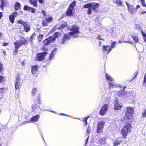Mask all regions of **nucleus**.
<instances>
[{
    "instance_id": "f257e3e1",
    "label": "nucleus",
    "mask_w": 146,
    "mask_h": 146,
    "mask_svg": "<svg viewBox=\"0 0 146 146\" xmlns=\"http://www.w3.org/2000/svg\"><path fill=\"white\" fill-rule=\"evenodd\" d=\"M100 6L99 3L94 2L85 4L84 5L83 7L88 9L87 13L88 15H90L92 14V9L94 12H98V11L97 9Z\"/></svg>"
},
{
    "instance_id": "f03ea898",
    "label": "nucleus",
    "mask_w": 146,
    "mask_h": 146,
    "mask_svg": "<svg viewBox=\"0 0 146 146\" xmlns=\"http://www.w3.org/2000/svg\"><path fill=\"white\" fill-rule=\"evenodd\" d=\"M132 128L131 124L127 123L125 124L121 130V133L123 137L125 139L127 138L128 133L130 132Z\"/></svg>"
},
{
    "instance_id": "7ed1b4c3",
    "label": "nucleus",
    "mask_w": 146,
    "mask_h": 146,
    "mask_svg": "<svg viewBox=\"0 0 146 146\" xmlns=\"http://www.w3.org/2000/svg\"><path fill=\"white\" fill-rule=\"evenodd\" d=\"M126 110L124 118L127 120L131 119L134 113L133 108L129 106L127 107Z\"/></svg>"
},
{
    "instance_id": "20e7f679",
    "label": "nucleus",
    "mask_w": 146,
    "mask_h": 146,
    "mask_svg": "<svg viewBox=\"0 0 146 146\" xmlns=\"http://www.w3.org/2000/svg\"><path fill=\"white\" fill-rule=\"evenodd\" d=\"M69 30L71 31L70 32V34L72 36L80 33L79 27L75 24L72 25Z\"/></svg>"
},
{
    "instance_id": "39448f33",
    "label": "nucleus",
    "mask_w": 146,
    "mask_h": 146,
    "mask_svg": "<svg viewBox=\"0 0 146 146\" xmlns=\"http://www.w3.org/2000/svg\"><path fill=\"white\" fill-rule=\"evenodd\" d=\"M27 42L28 41L27 40L23 38H21L20 41H17L14 44L15 46V48L18 49L21 47L22 45L26 44Z\"/></svg>"
},
{
    "instance_id": "423d86ee",
    "label": "nucleus",
    "mask_w": 146,
    "mask_h": 146,
    "mask_svg": "<svg viewBox=\"0 0 146 146\" xmlns=\"http://www.w3.org/2000/svg\"><path fill=\"white\" fill-rule=\"evenodd\" d=\"M105 122L104 121H100L98 122L97 126L96 132L101 133L103 132Z\"/></svg>"
},
{
    "instance_id": "0eeeda50",
    "label": "nucleus",
    "mask_w": 146,
    "mask_h": 146,
    "mask_svg": "<svg viewBox=\"0 0 146 146\" xmlns=\"http://www.w3.org/2000/svg\"><path fill=\"white\" fill-rule=\"evenodd\" d=\"M46 52L43 53H39L37 54V56L35 58V60L36 61H42L45 58Z\"/></svg>"
},
{
    "instance_id": "6e6552de",
    "label": "nucleus",
    "mask_w": 146,
    "mask_h": 146,
    "mask_svg": "<svg viewBox=\"0 0 146 146\" xmlns=\"http://www.w3.org/2000/svg\"><path fill=\"white\" fill-rule=\"evenodd\" d=\"M108 104H105L104 105L99 111L100 114L102 116L104 115L106 111L108 110Z\"/></svg>"
},
{
    "instance_id": "1a4fd4ad",
    "label": "nucleus",
    "mask_w": 146,
    "mask_h": 146,
    "mask_svg": "<svg viewBox=\"0 0 146 146\" xmlns=\"http://www.w3.org/2000/svg\"><path fill=\"white\" fill-rule=\"evenodd\" d=\"M123 137H120L116 138L113 143V146H118L123 141Z\"/></svg>"
},
{
    "instance_id": "9d476101",
    "label": "nucleus",
    "mask_w": 146,
    "mask_h": 146,
    "mask_svg": "<svg viewBox=\"0 0 146 146\" xmlns=\"http://www.w3.org/2000/svg\"><path fill=\"white\" fill-rule=\"evenodd\" d=\"M72 35L70 34V32L68 34H64V35L63 38L62 39V41L61 42V44H64L66 40L69 39L71 38V36Z\"/></svg>"
},
{
    "instance_id": "9b49d317",
    "label": "nucleus",
    "mask_w": 146,
    "mask_h": 146,
    "mask_svg": "<svg viewBox=\"0 0 146 146\" xmlns=\"http://www.w3.org/2000/svg\"><path fill=\"white\" fill-rule=\"evenodd\" d=\"M102 51L108 54L111 50L110 47L108 45H103L102 46Z\"/></svg>"
},
{
    "instance_id": "f8f14e48",
    "label": "nucleus",
    "mask_w": 146,
    "mask_h": 146,
    "mask_svg": "<svg viewBox=\"0 0 146 146\" xmlns=\"http://www.w3.org/2000/svg\"><path fill=\"white\" fill-rule=\"evenodd\" d=\"M75 9H71L68 7L66 11V15L67 16H71L74 14Z\"/></svg>"
},
{
    "instance_id": "ddd939ff",
    "label": "nucleus",
    "mask_w": 146,
    "mask_h": 146,
    "mask_svg": "<svg viewBox=\"0 0 146 146\" xmlns=\"http://www.w3.org/2000/svg\"><path fill=\"white\" fill-rule=\"evenodd\" d=\"M20 79L19 76L16 78L15 84V87L16 89H19L20 86Z\"/></svg>"
},
{
    "instance_id": "4468645a",
    "label": "nucleus",
    "mask_w": 146,
    "mask_h": 146,
    "mask_svg": "<svg viewBox=\"0 0 146 146\" xmlns=\"http://www.w3.org/2000/svg\"><path fill=\"white\" fill-rule=\"evenodd\" d=\"M56 39L53 36H50L47 38H46V45L48 44L49 43L53 42L55 41Z\"/></svg>"
},
{
    "instance_id": "2eb2a0df",
    "label": "nucleus",
    "mask_w": 146,
    "mask_h": 146,
    "mask_svg": "<svg viewBox=\"0 0 146 146\" xmlns=\"http://www.w3.org/2000/svg\"><path fill=\"white\" fill-rule=\"evenodd\" d=\"M29 23L28 22H25V24L23 26L24 29L26 32H29L30 29Z\"/></svg>"
},
{
    "instance_id": "dca6fc26",
    "label": "nucleus",
    "mask_w": 146,
    "mask_h": 146,
    "mask_svg": "<svg viewBox=\"0 0 146 146\" xmlns=\"http://www.w3.org/2000/svg\"><path fill=\"white\" fill-rule=\"evenodd\" d=\"M127 92H125L123 90H121L118 92L117 94L119 97H126L125 96L127 94Z\"/></svg>"
},
{
    "instance_id": "f3484780",
    "label": "nucleus",
    "mask_w": 146,
    "mask_h": 146,
    "mask_svg": "<svg viewBox=\"0 0 146 146\" xmlns=\"http://www.w3.org/2000/svg\"><path fill=\"white\" fill-rule=\"evenodd\" d=\"M106 139L107 137H104L102 138H100L98 140L99 143L101 144H105L106 143Z\"/></svg>"
},
{
    "instance_id": "a211bd4d",
    "label": "nucleus",
    "mask_w": 146,
    "mask_h": 146,
    "mask_svg": "<svg viewBox=\"0 0 146 146\" xmlns=\"http://www.w3.org/2000/svg\"><path fill=\"white\" fill-rule=\"evenodd\" d=\"M77 3V2L76 1L74 0L69 5L68 7L70 8L71 9H74V7L76 5Z\"/></svg>"
},
{
    "instance_id": "6ab92c4d",
    "label": "nucleus",
    "mask_w": 146,
    "mask_h": 146,
    "mask_svg": "<svg viewBox=\"0 0 146 146\" xmlns=\"http://www.w3.org/2000/svg\"><path fill=\"white\" fill-rule=\"evenodd\" d=\"M32 108L33 111H35V112L39 108V107L36 104H33L32 105Z\"/></svg>"
},
{
    "instance_id": "aec40b11",
    "label": "nucleus",
    "mask_w": 146,
    "mask_h": 146,
    "mask_svg": "<svg viewBox=\"0 0 146 146\" xmlns=\"http://www.w3.org/2000/svg\"><path fill=\"white\" fill-rule=\"evenodd\" d=\"M53 20L52 17V15H49L48 17H46V23L51 22Z\"/></svg>"
},
{
    "instance_id": "412c9836",
    "label": "nucleus",
    "mask_w": 146,
    "mask_h": 146,
    "mask_svg": "<svg viewBox=\"0 0 146 146\" xmlns=\"http://www.w3.org/2000/svg\"><path fill=\"white\" fill-rule=\"evenodd\" d=\"M122 107V105H120L119 104H114V110H120Z\"/></svg>"
},
{
    "instance_id": "4be33fe9",
    "label": "nucleus",
    "mask_w": 146,
    "mask_h": 146,
    "mask_svg": "<svg viewBox=\"0 0 146 146\" xmlns=\"http://www.w3.org/2000/svg\"><path fill=\"white\" fill-rule=\"evenodd\" d=\"M38 71L37 66H34L32 67V74L36 73Z\"/></svg>"
},
{
    "instance_id": "5701e85b",
    "label": "nucleus",
    "mask_w": 146,
    "mask_h": 146,
    "mask_svg": "<svg viewBox=\"0 0 146 146\" xmlns=\"http://www.w3.org/2000/svg\"><path fill=\"white\" fill-rule=\"evenodd\" d=\"M21 5L19 3L16 2L14 8L15 11H17L20 9V8Z\"/></svg>"
},
{
    "instance_id": "b1692460",
    "label": "nucleus",
    "mask_w": 146,
    "mask_h": 146,
    "mask_svg": "<svg viewBox=\"0 0 146 146\" xmlns=\"http://www.w3.org/2000/svg\"><path fill=\"white\" fill-rule=\"evenodd\" d=\"M40 117L39 115H37L35 116H33L31 119V121H37Z\"/></svg>"
},
{
    "instance_id": "393cba45",
    "label": "nucleus",
    "mask_w": 146,
    "mask_h": 146,
    "mask_svg": "<svg viewBox=\"0 0 146 146\" xmlns=\"http://www.w3.org/2000/svg\"><path fill=\"white\" fill-rule=\"evenodd\" d=\"M56 50H57V49L56 48L54 49L52 51L51 54H49V58L48 60H50L52 59V58L53 57L54 55V51Z\"/></svg>"
},
{
    "instance_id": "a878e982",
    "label": "nucleus",
    "mask_w": 146,
    "mask_h": 146,
    "mask_svg": "<svg viewBox=\"0 0 146 146\" xmlns=\"http://www.w3.org/2000/svg\"><path fill=\"white\" fill-rule=\"evenodd\" d=\"M61 33L58 32H55L53 34L54 37L55 38H58L59 37L61 36Z\"/></svg>"
},
{
    "instance_id": "bb28decb",
    "label": "nucleus",
    "mask_w": 146,
    "mask_h": 146,
    "mask_svg": "<svg viewBox=\"0 0 146 146\" xmlns=\"http://www.w3.org/2000/svg\"><path fill=\"white\" fill-rule=\"evenodd\" d=\"M131 37L133 39L135 43H137L139 42V40L137 36H132Z\"/></svg>"
},
{
    "instance_id": "cd10ccee",
    "label": "nucleus",
    "mask_w": 146,
    "mask_h": 146,
    "mask_svg": "<svg viewBox=\"0 0 146 146\" xmlns=\"http://www.w3.org/2000/svg\"><path fill=\"white\" fill-rule=\"evenodd\" d=\"M67 25L66 23H64L61 24L59 27L58 28V30H61L63 29L64 27H66Z\"/></svg>"
},
{
    "instance_id": "c85d7f7f",
    "label": "nucleus",
    "mask_w": 146,
    "mask_h": 146,
    "mask_svg": "<svg viewBox=\"0 0 146 146\" xmlns=\"http://www.w3.org/2000/svg\"><path fill=\"white\" fill-rule=\"evenodd\" d=\"M113 2L116 5L119 6H122L123 4L122 1L120 0H116Z\"/></svg>"
},
{
    "instance_id": "c756f323",
    "label": "nucleus",
    "mask_w": 146,
    "mask_h": 146,
    "mask_svg": "<svg viewBox=\"0 0 146 146\" xmlns=\"http://www.w3.org/2000/svg\"><path fill=\"white\" fill-rule=\"evenodd\" d=\"M30 1L31 3V4H32L34 5V6L36 7L37 6V0H30Z\"/></svg>"
},
{
    "instance_id": "7c9ffc66",
    "label": "nucleus",
    "mask_w": 146,
    "mask_h": 146,
    "mask_svg": "<svg viewBox=\"0 0 146 146\" xmlns=\"http://www.w3.org/2000/svg\"><path fill=\"white\" fill-rule=\"evenodd\" d=\"M141 34L143 36V38L145 42L146 43V35L144 33L143 31L142 30L141 31Z\"/></svg>"
},
{
    "instance_id": "2f4dec72",
    "label": "nucleus",
    "mask_w": 146,
    "mask_h": 146,
    "mask_svg": "<svg viewBox=\"0 0 146 146\" xmlns=\"http://www.w3.org/2000/svg\"><path fill=\"white\" fill-rule=\"evenodd\" d=\"M143 85L146 87V72L144 77Z\"/></svg>"
},
{
    "instance_id": "473e14b6",
    "label": "nucleus",
    "mask_w": 146,
    "mask_h": 146,
    "mask_svg": "<svg viewBox=\"0 0 146 146\" xmlns=\"http://www.w3.org/2000/svg\"><path fill=\"white\" fill-rule=\"evenodd\" d=\"M9 19L12 23H13L14 21L15 17L13 15H10L9 16Z\"/></svg>"
},
{
    "instance_id": "72a5a7b5",
    "label": "nucleus",
    "mask_w": 146,
    "mask_h": 146,
    "mask_svg": "<svg viewBox=\"0 0 146 146\" xmlns=\"http://www.w3.org/2000/svg\"><path fill=\"white\" fill-rule=\"evenodd\" d=\"M106 78L108 80L110 81H111L112 80V79L111 77L109 74H107V73H106Z\"/></svg>"
},
{
    "instance_id": "f704fd0d",
    "label": "nucleus",
    "mask_w": 146,
    "mask_h": 146,
    "mask_svg": "<svg viewBox=\"0 0 146 146\" xmlns=\"http://www.w3.org/2000/svg\"><path fill=\"white\" fill-rule=\"evenodd\" d=\"M89 116L84 118L83 119V121L85 123L84 126H85L87 124V120Z\"/></svg>"
},
{
    "instance_id": "c9c22d12",
    "label": "nucleus",
    "mask_w": 146,
    "mask_h": 146,
    "mask_svg": "<svg viewBox=\"0 0 146 146\" xmlns=\"http://www.w3.org/2000/svg\"><path fill=\"white\" fill-rule=\"evenodd\" d=\"M141 2V5L143 7L146 8V4L145 3V0H140Z\"/></svg>"
},
{
    "instance_id": "e433bc0d",
    "label": "nucleus",
    "mask_w": 146,
    "mask_h": 146,
    "mask_svg": "<svg viewBox=\"0 0 146 146\" xmlns=\"http://www.w3.org/2000/svg\"><path fill=\"white\" fill-rule=\"evenodd\" d=\"M37 90V88H33L31 91V94L33 96H34L36 93V91Z\"/></svg>"
},
{
    "instance_id": "4c0bfd02",
    "label": "nucleus",
    "mask_w": 146,
    "mask_h": 146,
    "mask_svg": "<svg viewBox=\"0 0 146 146\" xmlns=\"http://www.w3.org/2000/svg\"><path fill=\"white\" fill-rule=\"evenodd\" d=\"M116 44V41H114L113 42H112L111 43V46H110V47L111 49V50L113 48L115 47V45Z\"/></svg>"
},
{
    "instance_id": "58836bf2",
    "label": "nucleus",
    "mask_w": 146,
    "mask_h": 146,
    "mask_svg": "<svg viewBox=\"0 0 146 146\" xmlns=\"http://www.w3.org/2000/svg\"><path fill=\"white\" fill-rule=\"evenodd\" d=\"M142 117H146V109H145L143 112L142 113Z\"/></svg>"
},
{
    "instance_id": "ea45409f",
    "label": "nucleus",
    "mask_w": 146,
    "mask_h": 146,
    "mask_svg": "<svg viewBox=\"0 0 146 146\" xmlns=\"http://www.w3.org/2000/svg\"><path fill=\"white\" fill-rule=\"evenodd\" d=\"M43 38V35L42 34H40L38 38V39L39 41L41 40Z\"/></svg>"
},
{
    "instance_id": "a19ab883",
    "label": "nucleus",
    "mask_w": 146,
    "mask_h": 146,
    "mask_svg": "<svg viewBox=\"0 0 146 146\" xmlns=\"http://www.w3.org/2000/svg\"><path fill=\"white\" fill-rule=\"evenodd\" d=\"M25 22H24V21H23L21 20H19L18 22V23L21 24L23 26L24 25V24H25Z\"/></svg>"
},
{
    "instance_id": "79ce46f5",
    "label": "nucleus",
    "mask_w": 146,
    "mask_h": 146,
    "mask_svg": "<svg viewBox=\"0 0 146 146\" xmlns=\"http://www.w3.org/2000/svg\"><path fill=\"white\" fill-rule=\"evenodd\" d=\"M31 8L27 5H25L24 7V9L25 10H30Z\"/></svg>"
},
{
    "instance_id": "37998d69",
    "label": "nucleus",
    "mask_w": 146,
    "mask_h": 146,
    "mask_svg": "<svg viewBox=\"0 0 146 146\" xmlns=\"http://www.w3.org/2000/svg\"><path fill=\"white\" fill-rule=\"evenodd\" d=\"M6 89L4 88H0V92L1 93H4Z\"/></svg>"
},
{
    "instance_id": "c03bdc74",
    "label": "nucleus",
    "mask_w": 146,
    "mask_h": 146,
    "mask_svg": "<svg viewBox=\"0 0 146 146\" xmlns=\"http://www.w3.org/2000/svg\"><path fill=\"white\" fill-rule=\"evenodd\" d=\"M119 101L118 100V99L117 98H116L115 99L114 104H119Z\"/></svg>"
},
{
    "instance_id": "a18cd8bd",
    "label": "nucleus",
    "mask_w": 146,
    "mask_h": 146,
    "mask_svg": "<svg viewBox=\"0 0 146 146\" xmlns=\"http://www.w3.org/2000/svg\"><path fill=\"white\" fill-rule=\"evenodd\" d=\"M86 131L88 134H89L90 133L91 129L90 127L89 126L88 127L86 130Z\"/></svg>"
},
{
    "instance_id": "49530a36",
    "label": "nucleus",
    "mask_w": 146,
    "mask_h": 146,
    "mask_svg": "<svg viewBox=\"0 0 146 146\" xmlns=\"http://www.w3.org/2000/svg\"><path fill=\"white\" fill-rule=\"evenodd\" d=\"M12 15H13L14 17H15L18 15V13L17 12H14L12 13Z\"/></svg>"
},
{
    "instance_id": "de8ad7c7",
    "label": "nucleus",
    "mask_w": 146,
    "mask_h": 146,
    "mask_svg": "<svg viewBox=\"0 0 146 146\" xmlns=\"http://www.w3.org/2000/svg\"><path fill=\"white\" fill-rule=\"evenodd\" d=\"M109 87L111 88H113L114 86V84H112L111 82H109Z\"/></svg>"
},
{
    "instance_id": "09e8293b",
    "label": "nucleus",
    "mask_w": 146,
    "mask_h": 146,
    "mask_svg": "<svg viewBox=\"0 0 146 146\" xmlns=\"http://www.w3.org/2000/svg\"><path fill=\"white\" fill-rule=\"evenodd\" d=\"M5 4V1L2 0L1 1V7L3 8V7L4 6Z\"/></svg>"
},
{
    "instance_id": "8fccbe9b",
    "label": "nucleus",
    "mask_w": 146,
    "mask_h": 146,
    "mask_svg": "<svg viewBox=\"0 0 146 146\" xmlns=\"http://www.w3.org/2000/svg\"><path fill=\"white\" fill-rule=\"evenodd\" d=\"M138 74V72L137 71L134 74V77L132 79L134 78L135 77H136Z\"/></svg>"
},
{
    "instance_id": "3c124183",
    "label": "nucleus",
    "mask_w": 146,
    "mask_h": 146,
    "mask_svg": "<svg viewBox=\"0 0 146 146\" xmlns=\"http://www.w3.org/2000/svg\"><path fill=\"white\" fill-rule=\"evenodd\" d=\"M17 49H15L14 50V54L15 55H16L17 54V52H18V50H17Z\"/></svg>"
},
{
    "instance_id": "603ef678",
    "label": "nucleus",
    "mask_w": 146,
    "mask_h": 146,
    "mask_svg": "<svg viewBox=\"0 0 146 146\" xmlns=\"http://www.w3.org/2000/svg\"><path fill=\"white\" fill-rule=\"evenodd\" d=\"M3 76H0V83L3 81Z\"/></svg>"
},
{
    "instance_id": "864d4df0",
    "label": "nucleus",
    "mask_w": 146,
    "mask_h": 146,
    "mask_svg": "<svg viewBox=\"0 0 146 146\" xmlns=\"http://www.w3.org/2000/svg\"><path fill=\"white\" fill-rule=\"evenodd\" d=\"M3 68V65L2 64L0 63V72L2 70Z\"/></svg>"
},
{
    "instance_id": "5fc2aeb1",
    "label": "nucleus",
    "mask_w": 146,
    "mask_h": 146,
    "mask_svg": "<svg viewBox=\"0 0 146 146\" xmlns=\"http://www.w3.org/2000/svg\"><path fill=\"white\" fill-rule=\"evenodd\" d=\"M101 35H98L97 37V38L98 39H100L102 40H104V39H102L100 38Z\"/></svg>"
},
{
    "instance_id": "6e6d98bb",
    "label": "nucleus",
    "mask_w": 146,
    "mask_h": 146,
    "mask_svg": "<svg viewBox=\"0 0 146 146\" xmlns=\"http://www.w3.org/2000/svg\"><path fill=\"white\" fill-rule=\"evenodd\" d=\"M30 9H31V12L32 13H34L35 12V9L33 8H31Z\"/></svg>"
},
{
    "instance_id": "4d7b16f0",
    "label": "nucleus",
    "mask_w": 146,
    "mask_h": 146,
    "mask_svg": "<svg viewBox=\"0 0 146 146\" xmlns=\"http://www.w3.org/2000/svg\"><path fill=\"white\" fill-rule=\"evenodd\" d=\"M140 7V6L139 5H137L136 8L137 9H138Z\"/></svg>"
},
{
    "instance_id": "13d9d810",
    "label": "nucleus",
    "mask_w": 146,
    "mask_h": 146,
    "mask_svg": "<svg viewBox=\"0 0 146 146\" xmlns=\"http://www.w3.org/2000/svg\"><path fill=\"white\" fill-rule=\"evenodd\" d=\"M8 44V43H3V45L4 46H7Z\"/></svg>"
},
{
    "instance_id": "bf43d9fd",
    "label": "nucleus",
    "mask_w": 146,
    "mask_h": 146,
    "mask_svg": "<svg viewBox=\"0 0 146 146\" xmlns=\"http://www.w3.org/2000/svg\"><path fill=\"white\" fill-rule=\"evenodd\" d=\"M42 23L44 26H45L46 25V23L44 21H42Z\"/></svg>"
},
{
    "instance_id": "052dcab7",
    "label": "nucleus",
    "mask_w": 146,
    "mask_h": 146,
    "mask_svg": "<svg viewBox=\"0 0 146 146\" xmlns=\"http://www.w3.org/2000/svg\"><path fill=\"white\" fill-rule=\"evenodd\" d=\"M38 1L39 2L41 3H42L43 2V0H38Z\"/></svg>"
},
{
    "instance_id": "680f3d73",
    "label": "nucleus",
    "mask_w": 146,
    "mask_h": 146,
    "mask_svg": "<svg viewBox=\"0 0 146 146\" xmlns=\"http://www.w3.org/2000/svg\"><path fill=\"white\" fill-rule=\"evenodd\" d=\"M88 137L86 140H85V143L86 144L88 142Z\"/></svg>"
},
{
    "instance_id": "e2e57ef3",
    "label": "nucleus",
    "mask_w": 146,
    "mask_h": 146,
    "mask_svg": "<svg viewBox=\"0 0 146 146\" xmlns=\"http://www.w3.org/2000/svg\"><path fill=\"white\" fill-rule=\"evenodd\" d=\"M145 13H144V11H142V12H141L140 13V14L141 15H142V14H144Z\"/></svg>"
},
{
    "instance_id": "0e129e2a",
    "label": "nucleus",
    "mask_w": 146,
    "mask_h": 146,
    "mask_svg": "<svg viewBox=\"0 0 146 146\" xmlns=\"http://www.w3.org/2000/svg\"><path fill=\"white\" fill-rule=\"evenodd\" d=\"M99 46H101V43L100 41H99Z\"/></svg>"
},
{
    "instance_id": "69168bd1",
    "label": "nucleus",
    "mask_w": 146,
    "mask_h": 146,
    "mask_svg": "<svg viewBox=\"0 0 146 146\" xmlns=\"http://www.w3.org/2000/svg\"><path fill=\"white\" fill-rule=\"evenodd\" d=\"M2 15L1 14V13H0V19H1V17Z\"/></svg>"
},
{
    "instance_id": "338daca9",
    "label": "nucleus",
    "mask_w": 146,
    "mask_h": 146,
    "mask_svg": "<svg viewBox=\"0 0 146 146\" xmlns=\"http://www.w3.org/2000/svg\"><path fill=\"white\" fill-rule=\"evenodd\" d=\"M126 3V4H127V5L128 6H129V4H128V3Z\"/></svg>"
},
{
    "instance_id": "774afa93",
    "label": "nucleus",
    "mask_w": 146,
    "mask_h": 146,
    "mask_svg": "<svg viewBox=\"0 0 146 146\" xmlns=\"http://www.w3.org/2000/svg\"><path fill=\"white\" fill-rule=\"evenodd\" d=\"M144 12L145 13H146V11H144Z\"/></svg>"
}]
</instances>
